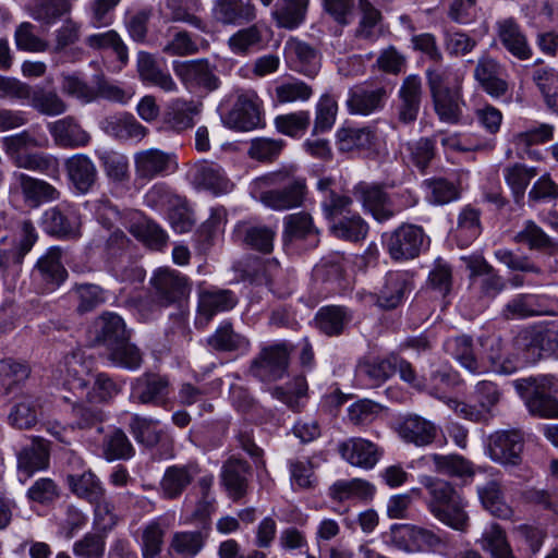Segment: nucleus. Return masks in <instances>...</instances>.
Returning <instances> with one entry per match:
<instances>
[{
    "mask_svg": "<svg viewBox=\"0 0 558 558\" xmlns=\"http://www.w3.org/2000/svg\"><path fill=\"white\" fill-rule=\"evenodd\" d=\"M95 340L107 348L109 360L114 364L135 369L142 364L140 350L129 342L130 333L121 316L104 312L95 320Z\"/></svg>",
    "mask_w": 558,
    "mask_h": 558,
    "instance_id": "obj_1",
    "label": "nucleus"
},
{
    "mask_svg": "<svg viewBox=\"0 0 558 558\" xmlns=\"http://www.w3.org/2000/svg\"><path fill=\"white\" fill-rule=\"evenodd\" d=\"M292 351L293 345L288 341L262 347L250 364L248 374L263 383L281 379L288 371Z\"/></svg>",
    "mask_w": 558,
    "mask_h": 558,
    "instance_id": "obj_2",
    "label": "nucleus"
},
{
    "mask_svg": "<svg viewBox=\"0 0 558 558\" xmlns=\"http://www.w3.org/2000/svg\"><path fill=\"white\" fill-rule=\"evenodd\" d=\"M501 391L498 386L490 380H483L476 384L474 398L478 407L471 405L462 401L449 399V408L459 416L471 422H487L493 417V409L501 399Z\"/></svg>",
    "mask_w": 558,
    "mask_h": 558,
    "instance_id": "obj_3",
    "label": "nucleus"
},
{
    "mask_svg": "<svg viewBox=\"0 0 558 558\" xmlns=\"http://www.w3.org/2000/svg\"><path fill=\"white\" fill-rule=\"evenodd\" d=\"M550 386L551 379L547 377L539 380L527 378L517 384L519 391L524 389L527 392L524 396L525 404L532 415L543 418L558 417V400L551 396Z\"/></svg>",
    "mask_w": 558,
    "mask_h": 558,
    "instance_id": "obj_4",
    "label": "nucleus"
},
{
    "mask_svg": "<svg viewBox=\"0 0 558 558\" xmlns=\"http://www.w3.org/2000/svg\"><path fill=\"white\" fill-rule=\"evenodd\" d=\"M352 194L379 222L387 221L399 213V209L395 208V202L379 184L359 182L354 185Z\"/></svg>",
    "mask_w": 558,
    "mask_h": 558,
    "instance_id": "obj_5",
    "label": "nucleus"
},
{
    "mask_svg": "<svg viewBox=\"0 0 558 558\" xmlns=\"http://www.w3.org/2000/svg\"><path fill=\"white\" fill-rule=\"evenodd\" d=\"M524 438L520 430H497L488 437L489 458L504 465H518L521 462Z\"/></svg>",
    "mask_w": 558,
    "mask_h": 558,
    "instance_id": "obj_6",
    "label": "nucleus"
},
{
    "mask_svg": "<svg viewBox=\"0 0 558 558\" xmlns=\"http://www.w3.org/2000/svg\"><path fill=\"white\" fill-rule=\"evenodd\" d=\"M173 71L187 89L202 88L206 93L216 90L220 81L207 60L173 62Z\"/></svg>",
    "mask_w": 558,
    "mask_h": 558,
    "instance_id": "obj_7",
    "label": "nucleus"
},
{
    "mask_svg": "<svg viewBox=\"0 0 558 558\" xmlns=\"http://www.w3.org/2000/svg\"><path fill=\"white\" fill-rule=\"evenodd\" d=\"M424 239L425 234L422 228L403 223L389 234L386 246L392 259H412L418 256Z\"/></svg>",
    "mask_w": 558,
    "mask_h": 558,
    "instance_id": "obj_8",
    "label": "nucleus"
},
{
    "mask_svg": "<svg viewBox=\"0 0 558 558\" xmlns=\"http://www.w3.org/2000/svg\"><path fill=\"white\" fill-rule=\"evenodd\" d=\"M43 229L61 239H76L81 235V218L74 207L65 204L47 209L41 218Z\"/></svg>",
    "mask_w": 558,
    "mask_h": 558,
    "instance_id": "obj_9",
    "label": "nucleus"
},
{
    "mask_svg": "<svg viewBox=\"0 0 558 558\" xmlns=\"http://www.w3.org/2000/svg\"><path fill=\"white\" fill-rule=\"evenodd\" d=\"M137 180L150 181L178 169L175 156L157 148L141 150L134 155Z\"/></svg>",
    "mask_w": 558,
    "mask_h": 558,
    "instance_id": "obj_10",
    "label": "nucleus"
},
{
    "mask_svg": "<svg viewBox=\"0 0 558 558\" xmlns=\"http://www.w3.org/2000/svg\"><path fill=\"white\" fill-rule=\"evenodd\" d=\"M225 124L236 131H251L256 129L260 122V107L258 96L254 92L241 93L233 108L223 118Z\"/></svg>",
    "mask_w": 558,
    "mask_h": 558,
    "instance_id": "obj_11",
    "label": "nucleus"
},
{
    "mask_svg": "<svg viewBox=\"0 0 558 558\" xmlns=\"http://www.w3.org/2000/svg\"><path fill=\"white\" fill-rule=\"evenodd\" d=\"M162 305H170L185 299L191 292L186 277L168 268L158 269L150 279Z\"/></svg>",
    "mask_w": 558,
    "mask_h": 558,
    "instance_id": "obj_12",
    "label": "nucleus"
},
{
    "mask_svg": "<svg viewBox=\"0 0 558 558\" xmlns=\"http://www.w3.org/2000/svg\"><path fill=\"white\" fill-rule=\"evenodd\" d=\"M504 75V68L496 59L483 56L477 60L474 78L489 96L500 98L508 93L509 85Z\"/></svg>",
    "mask_w": 558,
    "mask_h": 558,
    "instance_id": "obj_13",
    "label": "nucleus"
},
{
    "mask_svg": "<svg viewBox=\"0 0 558 558\" xmlns=\"http://www.w3.org/2000/svg\"><path fill=\"white\" fill-rule=\"evenodd\" d=\"M92 361L82 352H73L58 365V380L71 390L84 391L89 384Z\"/></svg>",
    "mask_w": 558,
    "mask_h": 558,
    "instance_id": "obj_14",
    "label": "nucleus"
},
{
    "mask_svg": "<svg viewBox=\"0 0 558 558\" xmlns=\"http://www.w3.org/2000/svg\"><path fill=\"white\" fill-rule=\"evenodd\" d=\"M497 37L502 47L520 61L532 58L533 51L519 23L513 17H506L496 23Z\"/></svg>",
    "mask_w": 558,
    "mask_h": 558,
    "instance_id": "obj_15",
    "label": "nucleus"
},
{
    "mask_svg": "<svg viewBox=\"0 0 558 558\" xmlns=\"http://www.w3.org/2000/svg\"><path fill=\"white\" fill-rule=\"evenodd\" d=\"M422 81L417 75L407 76L399 89V105L397 106L398 122L404 125L416 121L422 101Z\"/></svg>",
    "mask_w": 558,
    "mask_h": 558,
    "instance_id": "obj_16",
    "label": "nucleus"
},
{
    "mask_svg": "<svg viewBox=\"0 0 558 558\" xmlns=\"http://www.w3.org/2000/svg\"><path fill=\"white\" fill-rule=\"evenodd\" d=\"M250 475L251 466L245 460L231 456L223 462L221 483L232 500L238 501L246 495Z\"/></svg>",
    "mask_w": 558,
    "mask_h": 558,
    "instance_id": "obj_17",
    "label": "nucleus"
},
{
    "mask_svg": "<svg viewBox=\"0 0 558 558\" xmlns=\"http://www.w3.org/2000/svg\"><path fill=\"white\" fill-rule=\"evenodd\" d=\"M387 96L384 86L357 85L350 89L347 106L353 114L368 116L384 107Z\"/></svg>",
    "mask_w": 558,
    "mask_h": 558,
    "instance_id": "obj_18",
    "label": "nucleus"
},
{
    "mask_svg": "<svg viewBox=\"0 0 558 558\" xmlns=\"http://www.w3.org/2000/svg\"><path fill=\"white\" fill-rule=\"evenodd\" d=\"M48 130L57 146L62 148L85 147L90 135L73 117H65L48 124Z\"/></svg>",
    "mask_w": 558,
    "mask_h": 558,
    "instance_id": "obj_19",
    "label": "nucleus"
},
{
    "mask_svg": "<svg viewBox=\"0 0 558 558\" xmlns=\"http://www.w3.org/2000/svg\"><path fill=\"white\" fill-rule=\"evenodd\" d=\"M339 452L349 463L363 469H372L381 457V450L364 438H350L339 446Z\"/></svg>",
    "mask_w": 558,
    "mask_h": 558,
    "instance_id": "obj_20",
    "label": "nucleus"
},
{
    "mask_svg": "<svg viewBox=\"0 0 558 558\" xmlns=\"http://www.w3.org/2000/svg\"><path fill=\"white\" fill-rule=\"evenodd\" d=\"M520 348L538 349L548 354L558 355V325L548 324L522 330L517 337Z\"/></svg>",
    "mask_w": 558,
    "mask_h": 558,
    "instance_id": "obj_21",
    "label": "nucleus"
},
{
    "mask_svg": "<svg viewBox=\"0 0 558 558\" xmlns=\"http://www.w3.org/2000/svg\"><path fill=\"white\" fill-rule=\"evenodd\" d=\"M137 72L141 80L165 93H177L179 86L172 75L163 70L156 58L148 52H140L137 56Z\"/></svg>",
    "mask_w": 558,
    "mask_h": 558,
    "instance_id": "obj_22",
    "label": "nucleus"
},
{
    "mask_svg": "<svg viewBox=\"0 0 558 558\" xmlns=\"http://www.w3.org/2000/svg\"><path fill=\"white\" fill-rule=\"evenodd\" d=\"M377 144V130L371 125L363 128L342 126L336 133V145L343 153L354 149L374 150Z\"/></svg>",
    "mask_w": 558,
    "mask_h": 558,
    "instance_id": "obj_23",
    "label": "nucleus"
},
{
    "mask_svg": "<svg viewBox=\"0 0 558 558\" xmlns=\"http://www.w3.org/2000/svg\"><path fill=\"white\" fill-rule=\"evenodd\" d=\"M100 128L106 134L119 140L142 141L148 134V129L128 112L106 117L100 121Z\"/></svg>",
    "mask_w": 558,
    "mask_h": 558,
    "instance_id": "obj_24",
    "label": "nucleus"
},
{
    "mask_svg": "<svg viewBox=\"0 0 558 558\" xmlns=\"http://www.w3.org/2000/svg\"><path fill=\"white\" fill-rule=\"evenodd\" d=\"M305 196V183L291 179L282 189L262 193V203L275 210H287L302 205Z\"/></svg>",
    "mask_w": 558,
    "mask_h": 558,
    "instance_id": "obj_25",
    "label": "nucleus"
},
{
    "mask_svg": "<svg viewBox=\"0 0 558 558\" xmlns=\"http://www.w3.org/2000/svg\"><path fill=\"white\" fill-rule=\"evenodd\" d=\"M198 473L199 469L196 463L171 465L167 468L160 481L162 496L167 499L178 498Z\"/></svg>",
    "mask_w": 558,
    "mask_h": 558,
    "instance_id": "obj_26",
    "label": "nucleus"
},
{
    "mask_svg": "<svg viewBox=\"0 0 558 558\" xmlns=\"http://www.w3.org/2000/svg\"><path fill=\"white\" fill-rule=\"evenodd\" d=\"M69 180L76 191L87 193L97 180V169L92 159L84 154H75L64 161Z\"/></svg>",
    "mask_w": 558,
    "mask_h": 558,
    "instance_id": "obj_27",
    "label": "nucleus"
},
{
    "mask_svg": "<svg viewBox=\"0 0 558 558\" xmlns=\"http://www.w3.org/2000/svg\"><path fill=\"white\" fill-rule=\"evenodd\" d=\"M129 429L134 439L146 448H154L159 444L162 446L172 445V439L158 427V421L156 420L133 414Z\"/></svg>",
    "mask_w": 558,
    "mask_h": 558,
    "instance_id": "obj_28",
    "label": "nucleus"
},
{
    "mask_svg": "<svg viewBox=\"0 0 558 558\" xmlns=\"http://www.w3.org/2000/svg\"><path fill=\"white\" fill-rule=\"evenodd\" d=\"M199 113V105L192 100L175 98L171 100L165 112V125L175 132H183L194 126V117Z\"/></svg>",
    "mask_w": 558,
    "mask_h": 558,
    "instance_id": "obj_29",
    "label": "nucleus"
},
{
    "mask_svg": "<svg viewBox=\"0 0 558 558\" xmlns=\"http://www.w3.org/2000/svg\"><path fill=\"white\" fill-rule=\"evenodd\" d=\"M193 183L196 187L211 191L214 194H225L232 189V183L222 168L206 161L195 165Z\"/></svg>",
    "mask_w": 558,
    "mask_h": 558,
    "instance_id": "obj_30",
    "label": "nucleus"
},
{
    "mask_svg": "<svg viewBox=\"0 0 558 558\" xmlns=\"http://www.w3.org/2000/svg\"><path fill=\"white\" fill-rule=\"evenodd\" d=\"M213 15L217 22L225 25L247 23L256 17V8L250 1L217 0Z\"/></svg>",
    "mask_w": 558,
    "mask_h": 558,
    "instance_id": "obj_31",
    "label": "nucleus"
},
{
    "mask_svg": "<svg viewBox=\"0 0 558 558\" xmlns=\"http://www.w3.org/2000/svg\"><path fill=\"white\" fill-rule=\"evenodd\" d=\"M169 380L157 374H145L133 384L132 398L140 404H157L168 395Z\"/></svg>",
    "mask_w": 558,
    "mask_h": 558,
    "instance_id": "obj_32",
    "label": "nucleus"
},
{
    "mask_svg": "<svg viewBox=\"0 0 558 558\" xmlns=\"http://www.w3.org/2000/svg\"><path fill=\"white\" fill-rule=\"evenodd\" d=\"M398 434L407 442L427 446L436 438L437 428L432 422L418 415H408L400 422Z\"/></svg>",
    "mask_w": 558,
    "mask_h": 558,
    "instance_id": "obj_33",
    "label": "nucleus"
},
{
    "mask_svg": "<svg viewBox=\"0 0 558 558\" xmlns=\"http://www.w3.org/2000/svg\"><path fill=\"white\" fill-rule=\"evenodd\" d=\"M236 302L234 293L230 290H204L199 293L198 313L209 322L216 314L232 310Z\"/></svg>",
    "mask_w": 558,
    "mask_h": 558,
    "instance_id": "obj_34",
    "label": "nucleus"
},
{
    "mask_svg": "<svg viewBox=\"0 0 558 558\" xmlns=\"http://www.w3.org/2000/svg\"><path fill=\"white\" fill-rule=\"evenodd\" d=\"M310 0H278L271 12L278 27L294 29L306 17Z\"/></svg>",
    "mask_w": 558,
    "mask_h": 558,
    "instance_id": "obj_35",
    "label": "nucleus"
},
{
    "mask_svg": "<svg viewBox=\"0 0 558 558\" xmlns=\"http://www.w3.org/2000/svg\"><path fill=\"white\" fill-rule=\"evenodd\" d=\"M287 49L294 57L296 71L311 77L318 73L322 57L315 47L298 39H291L287 43Z\"/></svg>",
    "mask_w": 558,
    "mask_h": 558,
    "instance_id": "obj_36",
    "label": "nucleus"
},
{
    "mask_svg": "<svg viewBox=\"0 0 558 558\" xmlns=\"http://www.w3.org/2000/svg\"><path fill=\"white\" fill-rule=\"evenodd\" d=\"M351 320V311L340 305L324 306L316 314L318 329L329 337L341 335Z\"/></svg>",
    "mask_w": 558,
    "mask_h": 558,
    "instance_id": "obj_37",
    "label": "nucleus"
},
{
    "mask_svg": "<svg viewBox=\"0 0 558 558\" xmlns=\"http://www.w3.org/2000/svg\"><path fill=\"white\" fill-rule=\"evenodd\" d=\"M409 287V276L402 271L388 272L377 295V304L386 310L397 307L403 300Z\"/></svg>",
    "mask_w": 558,
    "mask_h": 558,
    "instance_id": "obj_38",
    "label": "nucleus"
},
{
    "mask_svg": "<svg viewBox=\"0 0 558 558\" xmlns=\"http://www.w3.org/2000/svg\"><path fill=\"white\" fill-rule=\"evenodd\" d=\"M361 19L354 31L357 39L369 43L376 41L384 33L381 24V13L368 0H359Z\"/></svg>",
    "mask_w": 558,
    "mask_h": 558,
    "instance_id": "obj_39",
    "label": "nucleus"
},
{
    "mask_svg": "<svg viewBox=\"0 0 558 558\" xmlns=\"http://www.w3.org/2000/svg\"><path fill=\"white\" fill-rule=\"evenodd\" d=\"M49 465V449L46 441L34 439L29 446L23 448L17 456L19 470L27 476Z\"/></svg>",
    "mask_w": 558,
    "mask_h": 558,
    "instance_id": "obj_40",
    "label": "nucleus"
},
{
    "mask_svg": "<svg viewBox=\"0 0 558 558\" xmlns=\"http://www.w3.org/2000/svg\"><path fill=\"white\" fill-rule=\"evenodd\" d=\"M206 534L201 531L175 532L169 543V554L179 558H193L204 547Z\"/></svg>",
    "mask_w": 558,
    "mask_h": 558,
    "instance_id": "obj_41",
    "label": "nucleus"
},
{
    "mask_svg": "<svg viewBox=\"0 0 558 558\" xmlns=\"http://www.w3.org/2000/svg\"><path fill=\"white\" fill-rule=\"evenodd\" d=\"M478 496L482 505L493 515L500 519L511 518L513 510L506 502L501 485L496 481H490L478 488Z\"/></svg>",
    "mask_w": 558,
    "mask_h": 558,
    "instance_id": "obj_42",
    "label": "nucleus"
},
{
    "mask_svg": "<svg viewBox=\"0 0 558 558\" xmlns=\"http://www.w3.org/2000/svg\"><path fill=\"white\" fill-rule=\"evenodd\" d=\"M236 234L252 250L268 254L274 248L276 232L269 227L241 225L236 229Z\"/></svg>",
    "mask_w": 558,
    "mask_h": 558,
    "instance_id": "obj_43",
    "label": "nucleus"
},
{
    "mask_svg": "<svg viewBox=\"0 0 558 558\" xmlns=\"http://www.w3.org/2000/svg\"><path fill=\"white\" fill-rule=\"evenodd\" d=\"M31 106L45 116H60L68 109L65 101L59 96L54 89L45 87H35L31 90Z\"/></svg>",
    "mask_w": 558,
    "mask_h": 558,
    "instance_id": "obj_44",
    "label": "nucleus"
},
{
    "mask_svg": "<svg viewBox=\"0 0 558 558\" xmlns=\"http://www.w3.org/2000/svg\"><path fill=\"white\" fill-rule=\"evenodd\" d=\"M283 225L282 238L286 244L317 235L312 216L304 211L286 216Z\"/></svg>",
    "mask_w": 558,
    "mask_h": 558,
    "instance_id": "obj_45",
    "label": "nucleus"
},
{
    "mask_svg": "<svg viewBox=\"0 0 558 558\" xmlns=\"http://www.w3.org/2000/svg\"><path fill=\"white\" fill-rule=\"evenodd\" d=\"M48 144L49 141L45 135L36 136L27 130L3 138L4 150L14 163L15 156L32 155V153H26V149L46 148Z\"/></svg>",
    "mask_w": 558,
    "mask_h": 558,
    "instance_id": "obj_46",
    "label": "nucleus"
},
{
    "mask_svg": "<svg viewBox=\"0 0 558 558\" xmlns=\"http://www.w3.org/2000/svg\"><path fill=\"white\" fill-rule=\"evenodd\" d=\"M129 231L151 250L160 251L168 242L167 233L156 222L146 217L133 222Z\"/></svg>",
    "mask_w": 558,
    "mask_h": 558,
    "instance_id": "obj_47",
    "label": "nucleus"
},
{
    "mask_svg": "<svg viewBox=\"0 0 558 558\" xmlns=\"http://www.w3.org/2000/svg\"><path fill=\"white\" fill-rule=\"evenodd\" d=\"M478 543L482 549L490 554L492 558H515L506 532L499 524L489 525L483 532Z\"/></svg>",
    "mask_w": 558,
    "mask_h": 558,
    "instance_id": "obj_48",
    "label": "nucleus"
},
{
    "mask_svg": "<svg viewBox=\"0 0 558 558\" xmlns=\"http://www.w3.org/2000/svg\"><path fill=\"white\" fill-rule=\"evenodd\" d=\"M15 166L31 171H38L52 180H60L59 158L45 153H32L29 156H15Z\"/></svg>",
    "mask_w": 558,
    "mask_h": 558,
    "instance_id": "obj_49",
    "label": "nucleus"
},
{
    "mask_svg": "<svg viewBox=\"0 0 558 558\" xmlns=\"http://www.w3.org/2000/svg\"><path fill=\"white\" fill-rule=\"evenodd\" d=\"M536 175V168L522 163L510 165L504 169L505 181L512 191L517 204L523 201L527 185Z\"/></svg>",
    "mask_w": 558,
    "mask_h": 558,
    "instance_id": "obj_50",
    "label": "nucleus"
},
{
    "mask_svg": "<svg viewBox=\"0 0 558 558\" xmlns=\"http://www.w3.org/2000/svg\"><path fill=\"white\" fill-rule=\"evenodd\" d=\"M22 193L27 201L35 203L59 199L60 192L48 182L32 178L24 173L16 175Z\"/></svg>",
    "mask_w": 558,
    "mask_h": 558,
    "instance_id": "obj_51",
    "label": "nucleus"
},
{
    "mask_svg": "<svg viewBox=\"0 0 558 558\" xmlns=\"http://www.w3.org/2000/svg\"><path fill=\"white\" fill-rule=\"evenodd\" d=\"M61 248L53 246L38 259L35 269L44 281L60 284L65 279L66 270L61 263Z\"/></svg>",
    "mask_w": 558,
    "mask_h": 558,
    "instance_id": "obj_52",
    "label": "nucleus"
},
{
    "mask_svg": "<svg viewBox=\"0 0 558 558\" xmlns=\"http://www.w3.org/2000/svg\"><path fill=\"white\" fill-rule=\"evenodd\" d=\"M39 408L36 398L32 396L21 397L9 414L10 424L20 429L33 427L38 421Z\"/></svg>",
    "mask_w": 558,
    "mask_h": 558,
    "instance_id": "obj_53",
    "label": "nucleus"
},
{
    "mask_svg": "<svg viewBox=\"0 0 558 558\" xmlns=\"http://www.w3.org/2000/svg\"><path fill=\"white\" fill-rule=\"evenodd\" d=\"M68 484L76 496L89 502L98 501L99 498L106 494L101 482L90 471H86L80 475H68Z\"/></svg>",
    "mask_w": 558,
    "mask_h": 558,
    "instance_id": "obj_54",
    "label": "nucleus"
},
{
    "mask_svg": "<svg viewBox=\"0 0 558 558\" xmlns=\"http://www.w3.org/2000/svg\"><path fill=\"white\" fill-rule=\"evenodd\" d=\"M166 529L160 519L153 520L144 526L141 537L142 558H156L161 553Z\"/></svg>",
    "mask_w": 558,
    "mask_h": 558,
    "instance_id": "obj_55",
    "label": "nucleus"
},
{
    "mask_svg": "<svg viewBox=\"0 0 558 558\" xmlns=\"http://www.w3.org/2000/svg\"><path fill=\"white\" fill-rule=\"evenodd\" d=\"M440 513L433 514L437 520L451 529L464 532L469 526V515L465 511V504L460 495L441 505Z\"/></svg>",
    "mask_w": 558,
    "mask_h": 558,
    "instance_id": "obj_56",
    "label": "nucleus"
},
{
    "mask_svg": "<svg viewBox=\"0 0 558 558\" xmlns=\"http://www.w3.org/2000/svg\"><path fill=\"white\" fill-rule=\"evenodd\" d=\"M76 298V311L85 314L102 305L107 300L106 291L95 283H77L73 287Z\"/></svg>",
    "mask_w": 558,
    "mask_h": 558,
    "instance_id": "obj_57",
    "label": "nucleus"
},
{
    "mask_svg": "<svg viewBox=\"0 0 558 558\" xmlns=\"http://www.w3.org/2000/svg\"><path fill=\"white\" fill-rule=\"evenodd\" d=\"M397 372L396 356L381 360L362 362L357 366V374L367 378L374 386H378Z\"/></svg>",
    "mask_w": 558,
    "mask_h": 558,
    "instance_id": "obj_58",
    "label": "nucleus"
},
{
    "mask_svg": "<svg viewBox=\"0 0 558 558\" xmlns=\"http://www.w3.org/2000/svg\"><path fill=\"white\" fill-rule=\"evenodd\" d=\"M424 487L429 494L428 509L432 514H439L441 505L450 501L459 495L454 487L440 478L425 477L423 481Z\"/></svg>",
    "mask_w": 558,
    "mask_h": 558,
    "instance_id": "obj_59",
    "label": "nucleus"
},
{
    "mask_svg": "<svg viewBox=\"0 0 558 558\" xmlns=\"http://www.w3.org/2000/svg\"><path fill=\"white\" fill-rule=\"evenodd\" d=\"M445 348L464 368L471 373L480 372V364L473 353V344L470 337L460 336L449 339L446 341Z\"/></svg>",
    "mask_w": 558,
    "mask_h": 558,
    "instance_id": "obj_60",
    "label": "nucleus"
},
{
    "mask_svg": "<svg viewBox=\"0 0 558 558\" xmlns=\"http://www.w3.org/2000/svg\"><path fill=\"white\" fill-rule=\"evenodd\" d=\"M102 452L108 461H113L129 460L134 456L135 450L126 434L122 429H116L106 436Z\"/></svg>",
    "mask_w": 558,
    "mask_h": 558,
    "instance_id": "obj_61",
    "label": "nucleus"
},
{
    "mask_svg": "<svg viewBox=\"0 0 558 558\" xmlns=\"http://www.w3.org/2000/svg\"><path fill=\"white\" fill-rule=\"evenodd\" d=\"M434 108L439 119L445 122L454 123L461 114L459 88L432 96Z\"/></svg>",
    "mask_w": 558,
    "mask_h": 558,
    "instance_id": "obj_62",
    "label": "nucleus"
},
{
    "mask_svg": "<svg viewBox=\"0 0 558 558\" xmlns=\"http://www.w3.org/2000/svg\"><path fill=\"white\" fill-rule=\"evenodd\" d=\"M426 199L434 205H444L459 197L458 186L444 178L427 179L423 182Z\"/></svg>",
    "mask_w": 558,
    "mask_h": 558,
    "instance_id": "obj_63",
    "label": "nucleus"
},
{
    "mask_svg": "<svg viewBox=\"0 0 558 558\" xmlns=\"http://www.w3.org/2000/svg\"><path fill=\"white\" fill-rule=\"evenodd\" d=\"M263 43V32L257 25L239 29L228 39V46L235 54H246L258 48Z\"/></svg>",
    "mask_w": 558,
    "mask_h": 558,
    "instance_id": "obj_64",
    "label": "nucleus"
}]
</instances>
